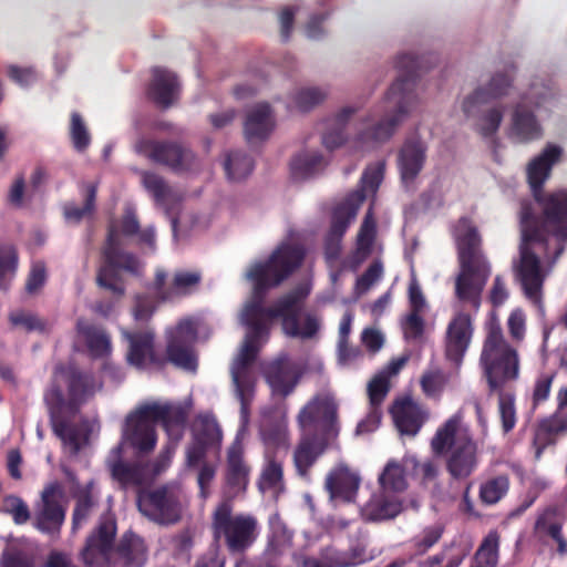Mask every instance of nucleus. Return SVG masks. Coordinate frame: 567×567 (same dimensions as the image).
Instances as JSON below:
<instances>
[{"label":"nucleus","mask_w":567,"mask_h":567,"mask_svg":"<svg viewBox=\"0 0 567 567\" xmlns=\"http://www.w3.org/2000/svg\"><path fill=\"white\" fill-rule=\"evenodd\" d=\"M305 257L306 250L301 245L282 243L267 260L255 262L247 270L246 277L252 284V300L243 311V322L248 328V332L230 368L243 417L249 414L255 391V379L250 368L269 336V320L264 307L266 293L299 269Z\"/></svg>","instance_id":"nucleus-1"},{"label":"nucleus","mask_w":567,"mask_h":567,"mask_svg":"<svg viewBox=\"0 0 567 567\" xmlns=\"http://www.w3.org/2000/svg\"><path fill=\"white\" fill-rule=\"evenodd\" d=\"M95 380L91 372L83 371L74 364H58L53 380L43 394L48 409L50 425L56 437L70 446L73 455L82 447L80 432L71 423L80 408L94 394Z\"/></svg>","instance_id":"nucleus-2"},{"label":"nucleus","mask_w":567,"mask_h":567,"mask_svg":"<svg viewBox=\"0 0 567 567\" xmlns=\"http://www.w3.org/2000/svg\"><path fill=\"white\" fill-rule=\"evenodd\" d=\"M338 403L330 394H316L297 415L301 430L293 450L292 463L302 480H310V470L330 449L339 447L340 422Z\"/></svg>","instance_id":"nucleus-3"},{"label":"nucleus","mask_w":567,"mask_h":567,"mask_svg":"<svg viewBox=\"0 0 567 567\" xmlns=\"http://www.w3.org/2000/svg\"><path fill=\"white\" fill-rule=\"evenodd\" d=\"M140 227L137 215L132 208H126L120 219L111 220L107 225L106 238L100 250L95 282L115 299L123 298L126 292L123 274L133 277H141L143 274L144 264L135 254L124 250L120 240L121 236L134 237Z\"/></svg>","instance_id":"nucleus-4"},{"label":"nucleus","mask_w":567,"mask_h":567,"mask_svg":"<svg viewBox=\"0 0 567 567\" xmlns=\"http://www.w3.org/2000/svg\"><path fill=\"white\" fill-rule=\"evenodd\" d=\"M460 271L454 281L457 301L475 313L482 305V293L491 276V265L482 250V237L468 217L457 219L452 228Z\"/></svg>","instance_id":"nucleus-5"},{"label":"nucleus","mask_w":567,"mask_h":567,"mask_svg":"<svg viewBox=\"0 0 567 567\" xmlns=\"http://www.w3.org/2000/svg\"><path fill=\"white\" fill-rule=\"evenodd\" d=\"M436 61L434 54L416 56L412 53H402L396 56L395 68L399 78L391 85L385 95V102L393 104L394 112L377 122L359 134L362 143H381L389 140L403 117L413 109L416 102L415 86L422 72L429 71Z\"/></svg>","instance_id":"nucleus-6"},{"label":"nucleus","mask_w":567,"mask_h":567,"mask_svg":"<svg viewBox=\"0 0 567 567\" xmlns=\"http://www.w3.org/2000/svg\"><path fill=\"white\" fill-rule=\"evenodd\" d=\"M187 419L188 411L179 404L147 403L126 417L124 436L137 453L147 454L156 446V424H161L169 437L179 440Z\"/></svg>","instance_id":"nucleus-7"},{"label":"nucleus","mask_w":567,"mask_h":567,"mask_svg":"<svg viewBox=\"0 0 567 567\" xmlns=\"http://www.w3.org/2000/svg\"><path fill=\"white\" fill-rule=\"evenodd\" d=\"M534 199L540 207L542 219L535 215L529 199L520 202L519 221L525 240H537L546 247L548 237H555L559 243L555 251L557 259L567 243V189L543 192Z\"/></svg>","instance_id":"nucleus-8"},{"label":"nucleus","mask_w":567,"mask_h":567,"mask_svg":"<svg viewBox=\"0 0 567 567\" xmlns=\"http://www.w3.org/2000/svg\"><path fill=\"white\" fill-rule=\"evenodd\" d=\"M480 365L489 392L503 391L505 384L519 377L520 360L517 349L505 339L499 323L488 324L480 354Z\"/></svg>","instance_id":"nucleus-9"},{"label":"nucleus","mask_w":567,"mask_h":567,"mask_svg":"<svg viewBox=\"0 0 567 567\" xmlns=\"http://www.w3.org/2000/svg\"><path fill=\"white\" fill-rule=\"evenodd\" d=\"M458 419L450 417L435 432L431 449L437 456L446 455L445 467L453 480L468 478L477 468V444L467 434L457 435Z\"/></svg>","instance_id":"nucleus-10"},{"label":"nucleus","mask_w":567,"mask_h":567,"mask_svg":"<svg viewBox=\"0 0 567 567\" xmlns=\"http://www.w3.org/2000/svg\"><path fill=\"white\" fill-rule=\"evenodd\" d=\"M214 539L223 542L230 554H243L257 540L258 519L251 514H234L228 502L220 503L212 516Z\"/></svg>","instance_id":"nucleus-11"},{"label":"nucleus","mask_w":567,"mask_h":567,"mask_svg":"<svg viewBox=\"0 0 567 567\" xmlns=\"http://www.w3.org/2000/svg\"><path fill=\"white\" fill-rule=\"evenodd\" d=\"M309 295V289L298 286L281 296L272 307H265L268 320L280 318L284 332L291 338L312 339L320 328L321 319L316 312H306L299 322L301 309Z\"/></svg>","instance_id":"nucleus-12"},{"label":"nucleus","mask_w":567,"mask_h":567,"mask_svg":"<svg viewBox=\"0 0 567 567\" xmlns=\"http://www.w3.org/2000/svg\"><path fill=\"white\" fill-rule=\"evenodd\" d=\"M555 93L548 85L533 83L522 96L512 116V136L520 143L539 140L543 128L534 112L553 103Z\"/></svg>","instance_id":"nucleus-13"},{"label":"nucleus","mask_w":567,"mask_h":567,"mask_svg":"<svg viewBox=\"0 0 567 567\" xmlns=\"http://www.w3.org/2000/svg\"><path fill=\"white\" fill-rule=\"evenodd\" d=\"M136 151L152 162L167 166L174 173L189 171L196 159L190 148L172 140L142 138L136 143Z\"/></svg>","instance_id":"nucleus-14"},{"label":"nucleus","mask_w":567,"mask_h":567,"mask_svg":"<svg viewBox=\"0 0 567 567\" xmlns=\"http://www.w3.org/2000/svg\"><path fill=\"white\" fill-rule=\"evenodd\" d=\"M138 511L161 525L175 524L181 519V503L177 494L168 486L140 489L136 498Z\"/></svg>","instance_id":"nucleus-15"},{"label":"nucleus","mask_w":567,"mask_h":567,"mask_svg":"<svg viewBox=\"0 0 567 567\" xmlns=\"http://www.w3.org/2000/svg\"><path fill=\"white\" fill-rule=\"evenodd\" d=\"M63 489L59 483H51L41 493V502L34 511L33 527L56 538L65 520L66 511L61 504Z\"/></svg>","instance_id":"nucleus-16"},{"label":"nucleus","mask_w":567,"mask_h":567,"mask_svg":"<svg viewBox=\"0 0 567 567\" xmlns=\"http://www.w3.org/2000/svg\"><path fill=\"white\" fill-rule=\"evenodd\" d=\"M474 334L471 315L464 310L456 312L450 320L444 337V355L456 370L464 361Z\"/></svg>","instance_id":"nucleus-17"},{"label":"nucleus","mask_w":567,"mask_h":567,"mask_svg":"<svg viewBox=\"0 0 567 567\" xmlns=\"http://www.w3.org/2000/svg\"><path fill=\"white\" fill-rule=\"evenodd\" d=\"M532 244H540L537 240H525L522 233V243L519 246V264L516 267V276L522 285L526 298L534 303L542 300V288L545 280V274L542 268L539 257L532 250Z\"/></svg>","instance_id":"nucleus-18"},{"label":"nucleus","mask_w":567,"mask_h":567,"mask_svg":"<svg viewBox=\"0 0 567 567\" xmlns=\"http://www.w3.org/2000/svg\"><path fill=\"white\" fill-rule=\"evenodd\" d=\"M196 338L195 323L188 319L181 320L167 337V361L185 370H195L197 361L193 352V344Z\"/></svg>","instance_id":"nucleus-19"},{"label":"nucleus","mask_w":567,"mask_h":567,"mask_svg":"<svg viewBox=\"0 0 567 567\" xmlns=\"http://www.w3.org/2000/svg\"><path fill=\"white\" fill-rule=\"evenodd\" d=\"M116 530L115 517L110 513L103 514L100 517L97 526L87 536L81 551L85 565L93 566L99 558L106 557L111 553Z\"/></svg>","instance_id":"nucleus-20"},{"label":"nucleus","mask_w":567,"mask_h":567,"mask_svg":"<svg viewBox=\"0 0 567 567\" xmlns=\"http://www.w3.org/2000/svg\"><path fill=\"white\" fill-rule=\"evenodd\" d=\"M564 519L557 507L548 506L539 511L533 526V537L542 546H549L551 542L557 545V554L567 555V539L563 532Z\"/></svg>","instance_id":"nucleus-21"},{"label":"nucleus","mask_w":567,"mask_h":567,"mask_svg":"<svg viewBox=\"0 0 567 567\" xmlns=\"http://www.w3.org/2000/svg\"><path fill=\"white\" fill-rule=\"evenodd\" d=\"M122 336L128 342L126 360L128 364L144 369L147 364L162 367L164 360L154 351V333L152 331H128L122 329Z\"/></svg>","instance_id":"nucleus-22"},{"label":"nucleus","mask_w":567,"mask_h":567,"mask_svg":"<svg viewBox=\"0 0 567 567\" xmlns=\"http://www.w3.org/2000/svg\"><path fill=\"white\" fill-rule=\"evenodd\" d=\"M146 86V95L162 109L171 107L179 96L181 85L175 73L164 68H153Z\"/></svg>","instance_id":"nucleus-23"},{"label":"nucleus","mask_w":567,"mask_h":567,"mask_svg":"<svg viewBox=\"0 0 567 567\" xmlns=\"http://www.w3.org/2000/svg\"><path fill=\"white\" fill-rule=\"evenodd\" d=\"M561 155L563 148L549 143L528 163L526 174L533 197L545 192L544 184L550 177L551 169L560 161Z\"/></svg>","instance_id":"nucleus-24"},{"label":"nucleus","mask_w":567,"mask_h":567,"mask_svg":"<svg viewBox=\"0 0 567 567\" xmlns=\"http://www.w3.org/2000/svg\"><path fill=\"white\" fill-rule=\"evenodd\" d=\"M264 378L272 394L282 398L292 393L299 382V374L287 357L269 362L264 368Z\"/></svg>","instance_id":"nucleus-25"},{"label":"nucleus","mask_w":567,"mask_h":567,"mask_svg":"<svg viewBox=\"0 0 567 567\" xmlns=\"http://www.w3.org/2000/svg\"><path fill=\"white\" fill-rule=\"evenodd\" d=\"M426 144L417 136L404 141L398 155V166L402 182L408 185L413 183L423 169L426 161Z\"/></svg>","instance_id":"nucleus-26"},{"label":"nucleus","mask_w":567,"mask_h":567,"mask_svg":"<svg viewBox=\"0 0 567 567\" xmlns=\"http://www.w3.org/2000/svg\"><path fill=\"white\" fill-rule=\"evenodd\" d=\"M250 475V466L245 460V449L240 440H235L227 450L225 482L228 489L238 494L245 492Z\"/></svg>","instance_id":"nucleus-27"},{"label":"nucleus","mask_w":567,"mask_h":567,"mask_svg":"<svg viewBox=\"0 0 567 567\" xmlns=\"http://www.w3.org/2000/svg\"><path fill=\"white\" fill-rule=\"evenodd\" d=\"M402 511V496L379 489L363 505L361 516L365 522L380 523L395 518Z\"/></svg>","instance_id":"nucleus-28"},{"label":"nucleus","mask_w":567,"mask_h":567,"mask_svg":"<svg viewBox=\"0 0 567 567\" xmlns=\"http://www.w3.org/2000/svg\"><path fill=\"white\" fill-rule=\"evenodd\" d=\"M360 476L346 465L332 468L324 482V488L331 499H341L344 503L354 502L360 487Z\"/></svg>","instance_id":"nucleus-29"},{"label":"nucleus","mask_w":567,"mask_h":567,"mask_svg":"<svg viewBox=\"0 0 567 567\" xmlns=\"http://www.w3.org/2000/svg\"><path fill=\"white\" fill-rule=\"evenodd\" d=\"M512 78L506 73H496L486 87L476 89L462 104V110L467 117L474 115L477 109L493 100H497L508 93Z\"/></svg>","instance_id":"nucleus-30"},{"label":"nucleus","mask_w":567,"mask_h":567,"mask_svg":"<svg viewBox=\"0 0 567 567\" xmlns=\"http://www.w3.org/2000/svg\"><path fill=\"white\" fill-rule=\"evenodd\" d=\"M390 412L401 434L414 436L423 425V411L411 398L396 400Z\"/></svg>","instance_id":"nucleus-31"},{"label":"nucleus","mask_w":567,"mask_h":567,"mask_svg":"<svg viewBox=\"0 0 567 567\" xmlns=\"http://www.w3.org/2000/svg\"><path fill=\"white\" fill-rule=\"evenodd\" d=\"M76 332L84 340L93 359H102L110 355L112 351L111 338L103 327L80 318L76 321Z\"/></svg>","instance_id":"nucleus-32"},{"label":"nucleus","mask_w":567,"mask_h":567,"mask_svg":"<svg viewBox=\"0 0 567 567\" xmlns=\"http://www.w3.org/2000/svg\"><path fill=\"white\" fill-rule=\"evenodd\" d=\"M567 432V415L554 413L537 423L533 445L535 458L539 460L547 446L555 445L559 434Z\"/></svg>","instance_id":"nucleus-33"},{"label":"nucleus","mask_w":567,"mask_h":567,"mask_svg":"<svg viewBox=\"0 0 567 567\" xmlns=\"http://www.w3.org/2000/svg\"><path fill=\"white\" fill-rule=\"evenodd\" d=\"M272 128L274 120L268 103H259L248 111L244 123V134L248 143L266 140Z\"/></svg>","instance_id":"nucleus-34"},{"label":"nucleus","mask_w":567,"mask_h":567,"mask_svg":"<svg viewBox=\"0 0 567 567\" xmlns=\"http://www.w3.org/2000/svg\"><path fill=\"white\" fill-rule=\"evenodd\" d=\"M364 200L365 195L363 192L354 190L342 203L338 204L332 210L329 231L344 236Z\"/></svg>","instance_id":"nucleus-35"},{"label":"nucleus","mask_w":567,"mask_h":567,"mask_svg":"<svg viewBox=\"0 0 567 567\" xmlns=\"http://www.w3.org/2000/svg\"><path fill=\"white\" fill-rule=\"evenodd\" d=\"M375 236L377 223L373 217L372 208L370 207L359 228L355 240V248L350 256V261L354 268L360 266L371 256Z\"/></svg>","instance_id":"nucleus-36"},{"label":"nucleus","mask_w":567,"mask_h":567,"mask_svg":"<svg viewBox=\"0 0 567 567\" xmlns=\"http://www.w3.org/2000/svg\"><path fill=\"white\" fill-rule=\"evenodd\" d=\"M73 498L75 504L72 513V530L75 532L87 520L99 505V498L93 492V482L78 488L73 493Z\"/></svg>","instance_id":"nucleus-37"},{"label":"nucleus","mask_w":567,"mask_h":567,"mask_svg":"<svg viewBox=\"0 0 567 567\" xmlns=\"http://www.w3.org/2000/svg\"><path fill=\"white\" fill-rule=\"evenodd\" d=\"M379 489L399 496L406 491L409 484L405 467L396 460H390L378 477Z\"/></svg>","instance_id":"nucleus-38"},{"label":"nucleus","mask_w":567,"mask_h":567,"mask_svg":"<svg viewBox=\"0 0 567 567\" xmlns=\"http://www.w3.org/2000/svg\"><path fill=\"white\" fill-rule=\"evenodd\" d=\"M258 488L261 492L284 489V465L274 453H266V463L258 480Z\"/></svg>","instance_id":"nucleus-39"},{"label":"nucleus","mask_w":567,"mask_h":567,"mask_svg":"<svg viewBox=\"0 0 567 567\" xmlns=\"http://www.w3.org/2000/svg\"><path fill=\"white\" fill-rule=\"evenodd\" d=\"M509 486L511 481L507 474L488 477L480 485L478 498L483 505H495L507 495Z\"/></svg>","instance_id":"nucleus-40"},{"label":"nucleus","mask_w":567,"mask_h":567,"mask_svg":"<svg viewBox=\"0 0 567 567\" xmlns=\"http://www.w3.org/2000/svg\"><path fill=\"white\" fill-rule=\"evenodd\" d=\"M111 475L123 488L141 486L145 480V466L140 462L128 463L118 460L112 464Z\"/></svg>","instance_id":"nucleus-41"},{"label":"nucleus","mask_w":567,"mask_h":567,"mask_svg":"<svg viewBox=\"0 0 567 567\" xmlns=\"http://www.w3.org/2000/svg\"><path fill=\"white\" fill-rule=\"evenodd\" d=\"M193 440L210 449H219L223 432L217 420L212 415H202L193 433Z\"/></svg>","instance_id":"nucleus-42"},{"label":"nucleus","mask_w":567,"mask_h":567,"mask_svg":"<svg viewBox=\"0 0 567 567\" xmlns=\"http://www.w3.org/2000/svg\"><path fill=\"white\" fill-rule=\"evenodd\" d=\"M324 166L323 156L318 152H302L290 162L291 175L296 179H306Z\"/></svg>","instance_id":"nucleus-43"},{"label":"nucleus","mask_w":567,"mask_h":567,"mask_svg":"<svg viewBox=\"0 0 567 567\" xmlns=\"http://www.w3.org/2000/svg\"><path fill=\"white\" fill-rule=\"evenodd\" d=\"M224 169L229 181L240 182L254 171V159L241 151H234L227 154Z\"/></svg>","instance_id":"nucleus-44"},{"label":"nucleus","mask_w":567,"mask_h":567,"mask_svg":"<svg viewBox=\"0 0 567 567\" xmlns=\"http://www.w3.org/2000/svg\"><path fill=\"white\" fill-rule=\"evenodd\" d=\"M117 553L126 566L141 567L146 560L142 540L134 535H124L117 546Z\"/></svg>","instance_id":"nucleus-45"},{"label":"nucleus","mask_w":567,"mask_h":567,"mask_svg":"<svg viewBox=\"0 0 567 567\" xmlns=\"http://www.w3.org/2000/svg\"><path fill=\"white\" fill-rule=\"evenodd\" d=\"M480 567H497L499 560V534L491 530L482 540L475 553Z\"/></svg>","instance_id":"nucleus-46"},{"label":"nucleus","mask_w":567,"mask_h":567,"mask_svg":"<svg viewBox=\"0 0 567 567\" xmlns=\"http://www.w3.org/2000/svg\"><path fill=\"white\" fill-rule=\"evenodd\" d=\"M354 112L355 110L353 107L348 106L337 114L334 118L336 127L326 132L322 136V144L326 148L332 151L340 147L346 142L347 136L344 133V126Z\"/></svg>","instance_id":"nucleus-47"},{"label":"nucleus","mask_w":567,"mask_h":567,"mask_svg":"<svg viewBox=\"0 0 567 567\" xmlns=\"http://www.w3.org/2000/svg\"><path fill=\"white\" fill-rule=\"evenodd\" d=\"M97 187L95 184H87L85 186V199L82 207L69 203L63 208L64 217L68 221L79 224L84 216L93 214L95 209Z\"/></svg>","instance_id":"nucleus-48"},{"label":"nucleus","mask_w":567,"mask_h":567,"mask_svg":"<svg viewBox=\"0 0 567 567\" xmlns=\"http://www.w3.org/2000/svg\"><path fill=\"white\" fill-rule=\"evenodd\" d=\"M260 435L267 447L280 449L288 446V427L285 421L267 422L261 426Z\"/></svg>","instance_id":"nucleus-49"},{"label":"nucleus","mask_w":567,"mask_h":567,"mask_svg":"<svg viewBox=\"0 0 567 567\" xmlns=\"http://www.w3.org/2000/svg\"><path fill=\"white\" fill-rule=\"evenodd\" d=\"M203 276L199 270H178L173 276V298L185 297L197 290Z\"/></svg>","instance_id":"nucleus-50"},{"label":"nucleus","mask_w":567,"mask_h":567,"mask_svg":"<svg viewBox=\"0 0 567 567\" xmlns=\"http://www.w3.org/2000/svg\"><path fill=\"white\" fill-rule=\"evenodd\" d=\"M142 182L145 189L154 197L156 204L164 206L171 194V188L165 179L154 172H144L142 174Z\"/></svg>","instance_id":"nucleus-51"},{"label":"nucleus","mask_w":567,"mask_h":567,"mask_svg":"<svg viewBox=\"0 0 567 567\" xmlns=\"http://www.w3.org/2000/svg\"><path fill=\"white\" fill-rule=\"evenodd\" d=\"M0 567H37L35 558L19 547L6 548L0 556Z\"/></svg>","instance_id":"nucleus-52"},{"label":"nucleus","mask_w":567,"mask_h":567,"mask_svg":"<svg viewBox=\"0 0 567 567\" xmlns=\"http://www.w3.org/2000/svg\"><path fill=\"white\" fill-rule=\"evenodd\" d=\"M504 109L503 107H492L484 112L480 117L477 123V132L484 137L489 138L493 137L503 121Z\"/></svg>","instance_id":"nucleus-53"},{"label":"nucleus","mask_w":567,"mask_h":567,"mask_svg":"<svg viewBox=\"0 0 567 567\" xmlns=\"http://www.w3.org/2000/svg\"><path fill=\"white\" fill-rule=\"evenodd\" d=\"M70 136L76 151L83 152L91 143V136L82 116L78 112L71 113Z\"/></svg>","instance_id":"nucleus-54"},{"label":"nucleus","mask_w":567,"mask_h":567,"mask_svg":"<svg viewBox=\"0 0 567 567\" xmlns=\"http://www.w3.org/2000/svg\"><path fill=\"white\" fill-rule=\"evenodd\" d=\"M2 511L11 515L13 522L17 525H23L31 518L28 505L23 502L22 498L14 495L4 497L2 503Z\"/></svg>","instance_id":"nucleus-55"},{"label":"nucleus","mask_w":567,"mask_h":567,"mask_svg":"<svg viewBox=\"0 0 567 567\" xmlns=\"http://www.w3.org/2000/svg\"><path fill=\"white\" fill-rule=\"evenodd\" d=\"M389 392V381L383 377L374 378L368 385V394L372 408L371 416L379 419V406Z\"/></svg>","instance_id":"nucleus-56"},{"label":"nucleus","mask_w":567,"mask_h":567,"mask_svg":"<svg viewBox=\"0 0 567 567\" xmlns=\"http://www.w3.org/2000/svg\"><path fill=\"white\" fill-rule=\"evenodd\" d=\"M18 267V254L12 246H0V288H7V276L12 278Z\"/></svg>","instance_id":"nucleus-57"},{"label":"nucleus","mask_w":567,"mask_h":567,"mask_svg":"<svg viewBox=\"0 0 567 567\" xmlns=\"http://www.w3.org/2000/svg\"><path fill=\"white\" fill-rule=\"evenodd\" d=\"M443 532L444 528L441 525H434L424 528L421 535L415 537L413 540V546L416 550V554H425L441 539Z\"/></svg>","instance_id":"nucleus-58"},{"label":"nucleus","mask_w":567,"mask_h":567,"mask_svg":"<svg viewBox=\"0 0 567 567\" xmlns=\"http://www.w3.org/2000/svg\"><path fill=\"white\" fill-rule=\"evenodd\" d=\"M499 392L498 410L502 421V427L504 433L511 432L516 424V411L514 404V398L512 395H505L503 391Z\"/></svg>","instance_id":"nucleus-59"},{"label":"nucleus","mask_w":567,"mask_h":567,"mask_svg":"<svg viewBox=\"0 0 567 567\" xmlns=\"http://www.w3.org/2000/svg\"><path fill=\"white\" fill-rule=\"evenodd\" d=\"M326 92L318 87H306L299 90L295 95L296 106L300 111H309L326 99Z\"/></svg>","instance_id":"nucleus-60"},{"label":"nucleus","mask_w":567,"mask_h":567,"mask_svg":"<svg viewBox=\"0 0 567 567\" xmlns=\"http://www.w3.org/2000/svg\"><path fill=\"white\" fill-rule=\"evenodd\" d=\"M384 174V164L378 163L373 166H369L362 177H361V188L359 190L363 192L367 196V192L377 193L380 184L382 183Z\"/></svg>","instance_id":"nucleus-61"},{"label":"nucleus","mask_w":567,"mask_h":567,"mask_svg":"<svg viewBox=\"0 0 567 567\" xmlns=\"http://www.w3.org/2000/svg\"><path fill=\"white\" fill-rule=\"evenodd\" d=\"M156 310L154 299L148 295H137L134 299L132 309L133 317L136 321L147 322Z\"/></svg>","instance_id":"nucleus-62"},{"label":"nucleus","mask_w":567,"mask_h":567,"mask_svg":"<svg viewBox=\"0 0 567 567\" xmlns=\"http://www.w3.org/2000/svg\"><path fill=\"white\" fill-rule=\"evenodd\" d=\"M10 322L13 326L23 327L28 332L30 331H43L45 323L39 319L35 315L24 311H17L10 315Z\"/></svg>","instance_id":"nucleus-63"},{"label":"nucleus","mask_w":567,"mask_h":567,"mask_svg":"<svg viewBox=\"0 0 567 567\" xmlns=\"http://www.w3.org/2000/svg\"><path fill=\"white\" fill-rule=\"evenodd\" d=\"M424 324L421 312H410L403 322L404 337L412 340L421 338L424 333Z\"/></svg>","instance_id":"nucleus-64"}]
</instances>
